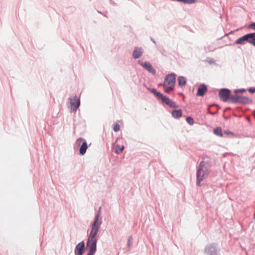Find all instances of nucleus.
I'll return each instance as SVG.
<instances>
[{
    "label": "nucleus",
    "instance_id": "obj_1",
    "mask_svg": "<svg viewBox=\"0 0 255 255\" xmlns=\"http://www.w3.org/2000/svg\"><path fill=\"white\" fill-rule=\"evenodd\" d=\"M220 99L224 102L239 104L244 105L252 104L253 101L251 98L240 95H233L231 91L228 88H221L219 91Z\"/></svg>",
    "mask_w": 255,
    "mask_h": 255
},
{
    "label": "nucleus",
    "instance_id": "obj_2",
    "mask_svg": "<svg viewBox=\"0 0 255 255\" xmlns=\"http://www.w3.org/2000/svg\"><path fill=\"white\" fill-rule=\"evenodd\" d=\"M211 166V164L209 157L204 158L199 163L196 172V184L198 186H202V182L204 179L205 175L208 173Z\"/></svg>",
    "mask_w": 255,
    "mask_h": 255
},
{
    "label": "nucleus",
    "instance_id": "obj_3",
    "mask_svg": "<svg viewBox=\"0 0 255 255\" xmlns=\"http://www.w3.org/2000/svg\"><path fill=\"white\" fill-rule=\"evenodd\" d=\"M147 89L152 93L158 100H161L163 104H165L169 107L174 109L178 108V105H177L174 101L167 96L164 95L163 94L157 91L156 89L148 87L147 88Z\"/></svg>",
    "mask_w": 255,
    "mask_h": 255
},
{
    "label": "nucleus",
    "instance_id": "obj_4",
    "mask_svg": "<svg viewBox=\"0 0 255 255\" xmlns=\"http://www.w3.org/2000/svg\"><path fill=\"white\" fill-rule=\"evenodd\" d=\"M75 145L79 147V154L81 155L85 154L88 147L86 140L82 137L78 138L76 140Z\"/></svg>",
    "mask_w": 255,
    "mask_h": 255
},
{
    "label": "nucleus",
    "instance_id": "obj_5",
    "mask_svg": "<svg viewBox=\"0 0 255 255\" xmlns=\"http://www.w3.org/2000/svg\"><path fill=\"white\" fill-rule=\"evenodd\" d=\"M101 207L99 208V210L97 212L94 218V221L91 224V229L93 230L99 231V229L101 227V225L102 223V218L99 219L101 215Z\"/></svg>",
    "mask_w": 255,
    "mask_h": 255
},
{
    "label": "nucleus",
    "instance_id": "obj_6",
    "mask_svg": "<svg viewBox=\"0 0 255 255\" xmlns=\"http://www.w3.org/2000/svg\"><path fill=\"white\" fill-rule=\"evenodd\" d=\"M246 42H248L255 46V43H254L253 39H252L250 35L249 34V33L246 34L243 36L238 38L235 41L234 44L244 45Z\"/></svg>",
    "mask_w": 255,
    "mask_h": 255
},
{
    "label": "nucleus",
    "instance_id": "obj_7",
    "mask_svg": "<svg viewBox=\"0 0 255 255\" xmlns=\"http://www.w3.org/2000/svg\"><path fill=\"white\" fill-rule=\"evenodd\" d=\"M176 76V74L174 73L167 74L164 77L162 86H165V85H173L175 87Z\"/></svg>",
    "mask_w": 255,
    "mask_h": 255
},
{
    "label": "nucleus",
    "instance_id": "obj_8",
    "mask_svg": "<svg viewBox=\"0 0 255 255\" xmlns=\"http://www.w3.org/2000/svg\"><path fill=\"white\" fill-rule=\"evenodd\" d=\"M217 245L215 243L211 244L205 247V253L208 255H218Z\"/></svg>",
    "mask_w": 255,
    "mask_h": 255
},
{
    "label": "nucleus",
    "instance_id": "obj_9",
    "mask_svg": "<svg viewBox=\"0 0 255 255\" xmlns=\"http://www.w3.org/2000/svg\"><path fill=\"white\" fill-rule=\"evenodd\" d=\"M138 63L140 64V65H141L144 69H145L150 73L152 74V75H155L156 74V70L154 69L152 65L149 62L145 61L144 62H142V61L138 60Z\"/></svg>",
    "mask_w": 255,
    "mask_h": 255
},
{
    "label": "nucleus",
    "instance_id": "obj_10",
    "mask_svg": "<svg viewBox=\"0 0 255 255\" xmlns=\"http://www.w3.org/2000/svg\"><path fill=\"white\" fill-rule=\"evenodd\" d=\"M70 100V106L71 111L73 112L76 111L80 105V100L76 95L73 98H69Z\"/></svg>",
    "mask_w": 255,
    "mask_h": 255
},
{
    "label": "nucleus",
    "instance_id": "obj_11",
    "mask_svg": "<svg viewBox=\"0 0 255 255\" xmlns=\"http://www.w3.org/2000/svg\"><path fill=\"white\" fill-rule=\"evenodd\" d=\"M85 251V244L83 241L78 243L74 250L75 255H83Z\"/></svg>",
    "mask_w": 255,
    "mask_h": 255
},
{
    "label": "nucleus",
    "instance_id": "obj_12",
    "mask_svg": "<svg viewBox=\"0 0 255 255\" xmlns=\"http://www.w3.org/2000/svg\"><path fill=\"white\" fill-rule=\"evenodd\" d=\"M97 240H87L86 243V247L88 249V252L96 253L97 251Z\"/></svg>",
    "mask_w": 255,
    "mask_h": 255
},
{
    "label": "nucleus",
    "instance_id": "obj_13",
    "mask_svg": "<svg viewBox=\"0 0 255 255\" xmlns=\"http://www.w3.org/2000/svg\"><path fill=\"white\" fill-rule=\"evenodd\" d=\"M208 90V87L205 84H201L198 87L197 96L203 97Z\"/></svg>",
    "mask_w": 255,
    "mask_h": 255
},
{
    "label": "nucleus",
    "instance_id": "obj_14",
    "mask_svg": "<svg viewBox=\"0 0 255 255\" xmlns=\"http://www.w3.org/2000/svg\"><path fill=\"white\" fill-rule=\"evenodd\" d=\"M143 50L141 47H135L132 52V57L136 59L140 58L143 53Z\"/></svg>",
    "mask_w": 255,
    "mask_h": 255
},
{
    "label": "nucleus",
    "instance_id": "obj_15",
    "mask_svg": "<svg viewBox=\"0 0 255 255\" xmlns=\"http://www.w3.org/2000/svg\"><path fill=\"white\" fill-rule=\"evenodd\" d=\"M172 116L175 119H179L182 117V112L181 110H173L171 112Z\"/></svg>",
    "mask_w": 255,
    "mask_h": 255
},
{
    "label": "nucleus",
    "instance_id": "obj_16",
    "mask_svg": "<svg viewBox=\"0 0 255 255\" xmlns=\"http://www.w3.org/2000/svg\"><path fill=\"white\" fill-rule=\"evenodd\" d=\"M178 84L179 87H183L186 84L187 81L185 78L182 76H179L177 78Z\"/></svg>",
    "mask_w": 255,
    "mask_h": 255
},
{
    "label": "nucleus",
    "instance_id": "obj_17",
    "mask_svg": "<svg viewBox=\"0 0 255 255\" xmlns=\"http://www.w3.org/2000/svg\"><path fill=\"white\" fill-rule=\"evenodd\" d=\"M99 231L98 230H93L91 229V231L90 233L89 236L87 239V240H97L96 239V237Z\"/></svg>",
    "mask_w": 255,
    "mask_h": 255
},
{
    "label": "nucleus",
    "instance_id": "obj_18",
    "mask_svg": "<svg viewBox=\"0 0 255 255\" xmlns=\"http://www.w3.org/2000/svg\"><path fill=\"white\" fill-rule=\"evenodd\" d=\"M213 133L220 137H224L222 128L220 127L215 128L213 130Z\"/></svg>",
    "mask_w": 255,
    "mask_h": 255
},
{
    "label": "nucleus",
    "instance_id": "obj_19",
    "mask_svg": "<svg viewBox=\"0 0 255 255\" xmlns=\"http://www.w3.org/2000/svg\"><path fill=\"white\" fill-rule=\"evenodd\" d=\"M164 87V91L166 93H169L170 91H173L175 87L173 85H165L163 86Z\"/></svg>",
    "mask_w": 255,
    "mask_h": 255
},
{
    "label": "nucleus",
    "instance_id": "obj_20",
    "mask_svg": "<svg viewBox=\"0 0 255 255\" xmlns=\"http://www.w3.org/2000/svg\"><path fill=\"white\" fill-rule=\"evenodd\" d=\"M124 148L125 146L124 145L117 144L116 146V152L118 154H119L124 150Z\"/></svg>",
    "mask_w": 255,
    "mask_h": 255
},
{
    "label": "nucleus",
    "instance_id": "obj_21",
    "mask_svg": "<svg viewBox=\"0 0 255 255\" xmlns=\"http://www.w3.org/2000/svg\"><path fill=\"white\" fill-rule=\"evenodd\" d=\"M247 91L246 89H237L234 90V95H238V94H243Z\"/></svg>",
    "mask_w": 255,
    "mask_h": 255
},
{
    "label": "nucleus",
    "instance_id": "obj_22",
    "mask_svg": "<svg viewBox=\"0 0 255 255\" xmlns=\"http://www.w3.org/2000/svg\"><path fill=\"white\" fill-rule=\"evenodd\" d=\"M186 121L190 125H193L194 123V120L191 116H188L186 119Z\"/></svg>",
    "mask_w": 255,
    "mask_h": 255
},
{
    "label": "nucleus",
    "instance_id": "obj_23",
    "mask_svg": "<svg viewBox=\"0 0 255 255\" xmlns=\"http://www.w3.org/2000/svg\"><path fill=\"white\" fill-rule=\"evenodd\" d=\"M132 240H133V238H132V236H130L128 238L127 246H128V250L130 249V248L132 245L131 241Z\"/></svg>",
    "mask_w": 255,
    "mask_h": 255
},
{
    "label": "nucleus",
    "instance_id": "obj_24",
    "mask_svg": "<svg viewBox=\"0 0 255 255\" xmlns=\"http://www.w3.org/2000/svg\"><path fill=\"white\" fill-rule=\"evenodd\" d=\"M223 133L224 134V136L225 135L226 136H228L230 135L234 136V135L232 132H231L228 130H224Z\"/></svg>",
    "mask_w": 255,
    "mask_h": 255
},
{
    "label": "nucleus",
    "instance_id": "obj_25",
    "mask_svg": "<svg viewBox=\"0 0 255 255\" xmlns=\"http://www.w3.org/2000/svg\"><path fill=\"white\" fill-rule=\"evenodd\" d=\"M197 0H183V3L185 4H192L195 3Z\"/></svg>",
    "mask_w": 255,
    "mask_h": 255
},
{
    "label": "nucleus",
    "instance_id": "obj_26",
    "mask_svg": "<svg viewBox=\"0 0 255 255\" xmlns=\"http://www.w3.org/2000/svg\"><path fill=\"white\" fill-rule=\"evenodd\" d=\"M120 126L119 124L116 123V124L114 125V128H113V130H114V131L118 132L120 130Z\"/></svg>",
    "mask_w": 255,
    "mask_h": 255
},
{
    "label": "nucleus",
    "instance_id": "obj_27",
    "mask_svg": "<svg viewBox=\"0 0 255 255\" xmlns=\"http://www.w3.org/2000/svg\"><path fill=\"white\" fill-rule=\"evenodd\" d=\"M217 48H214L213 47L212 45H209L208 46H207L206 48V49L208 51H211V52H213L214 51V50H215Z\"/></svg>",
    "mask_w": 255,
    "mask_h": 255
},
{
    "label": "nucleus",
    "instance_id": "obj_28",
    "mask_svg": "<svg viewBox=\"0 0 255 255\" xmlns=\"http://www.w3.org/2000/svg\"><path fill=\"white\" fill-rule=\"evenodd\" d=\"M247 91L251 94H254L255 93V87H250L247 89Z\"/></svg>",
    "mask_w": 255,
    "mask_h": 255
},
{
    "label": "nucleus",
    "instance_id": "obj_29",
    "mask_svg": "<svg viewBox=\"0 0 255 255\" xmlns=\"http://www.w3.org/2000/svg\"><path fill=\"white\" fill-rule=\"evenodd\" d=\"M249 28L253 30H255V22H252L249 25Z\"/></svg>",
    "mask_w": 255,
    "mask_h": 255
},
{
    "label": "nucleus",
    "instance_id": "obj_30",
    "mask_svg": "<svg viewBox=\"0 0 255 255\" xmlns=\"http://www.w3.org/2000/svg\"><path fill=\"white\" fill-rule=\"evenodd\" d=\"M150 39L152 41V42L156 45V42L155 41V40L152 37H150Z\"/></svg>",
    "mask_w": 255,
    "mask_h": 255
},
{
    "label": "nucleus",
    "instance_id": "obj_31",
    "mask_svg": "<svg viewBox=\"0 0 255 255\" xmlns=\"http://www.w3.org/2000/svg\"><path fill=\"white\" fill-rule=\"evenodd\" d=\"M95 253L88 252L87 255H94Z\"/></svg>",
    "mask_w": 255,
    "mask_h": 255
},
{
    "label": "nucleus",
    "instance_id": "obj_32",
    "mask_svg": "<svg viewBox=\"0 0 255 255\" xmlns=\"http://www.w3.org/2000/svg\"><path fill=\"white\" fill-rule=\"evenodd\" d=\"M212 106H217L218 108V109H220V107H219V106L217 104H213Z\"/></svg>",
    "mask_w": 255,
    "mask_h": 255
},
{
    "label": "nucleus",
    "instance_id": "obj_33",
    "mask_svg": "<svg viewBox=\"0 0 255 255\" xmlns=\"http://www.w3.org/2000/svg\"><path fill=\"white\" fill-rule=\"evenodd\" d=\"M231 109V108L230 107H227L226 108V110H230Z\"/></svg>",
    "mask_w": 255,
    "mask_h": 255
},
{
    "label": "nucleus",
    "instance_id": "obj_34",
    "mask_svg": "<svg viewBox=\"0 0 255 255\" xmlns=\"http://www.w3.org/2000/svg\"><path fill=\"white\" fill-rule=\"evenodd\" d=\"M209 113H210L211 115H214V114H216V113H212V112H209Z\"/></svg>",
    "mask_w": 255,
    "mask_h": 255
},
{
    "label": "nucleus",
    "instance_id": "obj_35",
    "mask_svg": "<svg viewBox=\"0 0 255 255\" xmlns=\"http://www.w3.org/2000/svg\"><path fill=\"white\" fill-rule=\"evenodd\" d=\"M162 84H163V83L159 84H158V86H159V87H160V86H162Z\"/></svg>",
    "mask_w": 255,
    "mask_h": 255
},
{
    "label": "nucleus",
    "instance_id": "obj_36",
    "mask_svg": "<svg viewBox=\"0 0 255 255\" xmlns=\"http://www.w3.org/2000/svg\"><path fill=\"white\" fill-rule=\"evenodd\" d=\"M180 95H181L184 96V95H183V93H180Z\"/></svg>",
    "mask_w": 255,
    "mask_h": 255
}]
</instances>
